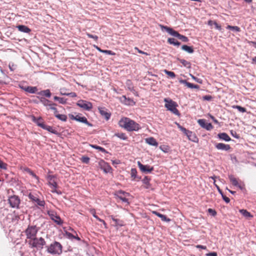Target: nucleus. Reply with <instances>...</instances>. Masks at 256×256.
<instances>
[{
  "label": "nucleus",
  "mask_w": 256,
  "mask_h": 256,
  "mask_svg": "<svg viewBox=\"0 0 256 256\" xmlns=\"http://www.w3.org/2000/svg\"><path fill=\"white\" fill-rule=\"evenodd\" d=\"M137 174V170L136 168H132L130 170V175L131 177L132 178V180H134L136 178Z\"/></svg>",
  "instance_id": "49530a36"
},
{
  "label": "nucleus",
  "mask_w": 256,
  "mask_h": 256,
  "mask_svg": "<svg viewBox=\"0 0 256 256\" xmlns=\"http://www.w3.org/2000/svg\"><path fill=\"white\" fill-rule=\"evenodd\" d=\"M134 50H136L138 51V52L140 54H145L146 56H148L149 55L147 52H144L138 49V48L137 47H135L134 48Z\"/></svg>",
  "instance_id": "4d7b16f0"
},
{
  "label": "nucleus",
  "mask_w": 256,
  "mask_h": 256,
  "mask_svg": "<svg viewBox=\"0 0 256 256\" xmlns=\"http://www.w3.org/2000/svg\"><path fill=\"white\" fill-rule=\"evenodd\" d=\"M29 247L31 248H36L37 250H42L46 244L45 240L42 237L35 238L28 241Z\"/></svg>",
  "instance_id": "f03ea898"
},
{
  "label": "nucleus",
  "mask_w": 256,
  "mask_h": 256,
  "mask_svg": "<svg viewBox=\"0 0 256 256\" xmlns=\"http://www.w3.org/2000/svg\"><path fill=\"white\" fill-rule=\"evenodd\" d=\"M76 105L84 110L90 111L92 108V104L85 100H80L76 102Z\"/></svg>",
  "instance_id": "9d476101"
},
{
  "label": "nucleus",
  "mask_w": 256,
  "mask_h": 256,
  "mask_svg": "<svg viewBox=\"0 0 256 256\" xmlns=\"http://www.w3.org/2000/svg\"><path fill=\"white\" fill-rule=\"evenodd\" d=\"M150 178L148 176H145L142 180V182L145 184L144 186L145 188L148 189L150 188Z\"/></svg>",
  "instance_id": "2f4dec72"
},
{
  "label": "nucleus",
  "mask_w": 256,
  "mask_h": 256,
  "mask_svg": "<svg viewBox=\"0 0 256 256\" xmlns=\"http://www.w3.org/2000/svg\"><path fill=\"white\" fill-rule=\"evenodd\" d=\"M54 106H49V108H48V110H54V114L55 115L56 114L58 113V111L57 110V108Z\"/></svg>",
  "instance_id": "603ef678"
},
{
  "label": "nucleus",
  "mask_w": 256,
  "mask_h": 256,
  "mask_svg": "<svg viewBox=\"0 0 256 256\" xmlns=\"http://www.w3.org/2000/svg\"><path fill=\"white\" fill-rule=\"evenodd\" d=\"M24 171L29 174L33 178H35L38 181V177L29 168H24Z\"/></svg>",
  "instance_id": "473e14b6"
},
{
  "label": "nucleus",
  "mask_w": 256,
  "mask_h": 256,
  "mask_svg": "<svg viewBox=\"0 0 256 256\" xmlns=\"http://www.w3.org/2000/svg\"><path fill=\"white\" fill-rule=\"evenodd\" d=\"M122 98L124 99L122 100L123 101V102L126 104H127V105H133V104H134V101L132 99L130 98H126V96H123L122 97Z\"/></svg>",
  "instance_id": "7c9ffc66"
},
{
  "label": "nucleus",
  "mask_w": 256,
  "mask_h": 256,
  "mask_svg": "<svg viewBox=\"0 0 256 256\" xmlns=\"http://www.w3.org/2000/svg\"><path fill=\"white\" fill-rule=\"evenodd\" d=\"M216 148L218 150H224L226 151L229 150L231 148L230 145L223 143H218L216 144Z\"/></svg>",
  "instance_id": "6ab92c4d"
},
{
  "label": "nucleus",
  "mask_w": 256,
  "mask_h": 256,
  "mask_svg": "<svg viewBox=\"0 0 256 256\" xmlns=\"http://www.w3.org/2000/svg\"><path fill=\"white\" fill-rule=\"evenodd\" d=\"M180 82L183 84H184L187 87L191 88H196L198 89L200 88V86L197 84H194L189 82H187L186 80H180Z\"/></svg>",
  "instance_id": "aec40b11"
},
{
  "label": "nucleus",
  "mask_w": 256,
  "mask_h": 256,
  "mask_svg": "<svg viewBox=\"0 0 256 256\" xmlns=\"http://www.w3.org/2000/svg\"><path fill=\"white\" fill-rule=\"evenodd\" d=\"M90 212L92 214L93 216L94 217L95 216H96V211L95 209L92 208L90 210Z\"/></svg>",
  "instance_id": "680f3d73"
},
{
  "label": "nucleus",
  "mask_w": 256,
  "mask_h": 256,
  "mask_svg": "<svg viewBox=\"0 0 256 256\" xmlns=\"http://www.w3.org/2000/svg\"><path fill=\"white\" fill-rule=\"evenodd\" d=\"M208 213L212 216H215L216 214V211L212 208H208Z\"/></svg>",
  "instance_id": "3c124183"
},
{
  "label": "nucleus",
  "mask_w": 256,
  "mask_h": 256,
  "mask_svg": "<svg viewBox=\"0 0 256 256\" xmlns=\"http://www.w3.org/2000/svg\"><path fill=\"white\" fill-rule=\"evenodd\" d=\"M118 124L120 127L128 132L138 131L140 128L138 123L127 117L122 118Z\"/></svg>",
  "instance_id": "f257e3e1"
},
{
  "label": "nucleus",
  "mask_w": 256,
  "mask_h": 256,
  "mask_svg": "<svg viewBox=\"0 0 256 256\" xmlns=\"http://www.w3.org/2000/svg\"><path fill=\"white\" fill-rule=\"evenodd\" d=\"M196 248H202L203 250H206V246H202V245H196Z\"/></svg>",
  "instance_id": "0e129e2a"
},
{
  "label": "nucleus",
  "mask_w": 256,
  "mask_h": 256,
  "mask_svg": "<svg viewBox=\"0 0 256 256\" xmlns=\"http://www.w3.org/2000/svg\"><path fill=\"white\" fill-rule=\"evenodd\" d=\"M8 201L10 207L16 208H19L20 200L18 196L16 195L10 196L9 197Z\"/></svg>",
  "instance_id": "1a4fd4ad"
},
{
  "label": "nucleus",
  "mask_w": 256,
  "mask_h": 256,
  "mask_svg": "<svg viewBox=\"0 0 256 256\" xmlns=\"http://www.w3.org/2000/svg\"><path fill=\"white\" fill-rule=\"evenodd\" d=\"M102 53L112 56L115 55V53L110 50H103Z\"/></svg>",
  "instance_id": "8fccbe9b"
},
{
  "label": "nucleus",
  "mask_w": 256,
  "mask_h": 256,
  "mask_svg": "<svg viewBox=\"0 0 256 256\" xmlns=\"http://www.w3.org/2000/svg\"><path fill=\"white\" fill-rule=\"evenodd\" d=\"M42 128L48 131L49 132H50L51 133L56 134H58V132L52 126H48L46 124L44 125H42Z\"/></svg>",
  "instance_id": "b1692460"
},
{
  "label": "nucleus",
  "mask_w": 256,
  "mask_h": 256,
  "mask_svg": "<svg viewBox=\"0 0 256 256\" xmlns=\"http://www.w3.org/2000/svg\"><path fill=\"white\" fill-rule=\"evenodd\" d=\"M28 197L36 206L40 207L44 206V200L40 198L36 194L30 192L29 194Z\"/></svg>",
  "instance_id": "6e6552de"
},
{
  "label": "nucleus",
  "mask_w": 256,
  "mask_h": 256,
  "mask_svg": "<svg viewBox=\"0 0 256 256\" xmlns=\"http://www.w3.org/2000/svg\"><path fill=\"white\" fill-rule=\"evenodd\" d=\"M226 28L236 30V32H238L240 31V28L238 26H231L228 25L226 26Z\"/></svg>",
  "instance_id": "a18cd8bd"
},
{
  "label": "nucleus",
  "mask_w": 256,
  "mask_h": 256,
  "mask_svg": "<svg viewBox=\"0 0 256 256\" xmlns=\"http://www.w3.org/2000/svg\"><path fill=\"white\" fill-rule=\"evenodd\" d=\"M230 134H231L234 138H240V136H238V134L236 132L234 131V130H230Z\"/></svg>",
  "instance_id": "5fc2aeb1"
},
{
  "label": "nucleus",
  "mask_w": 256,
  "mask_h": 256,
  "mask_svg": "<svg viewBox=\"0 0 256 256\" xmlns=\"http://www.w3.org/2000/svg\"><path fill=\"white\" fill-rule=\"evenodd\" d=\"M239 212L246 218H253V216L246 210L241 209L240 210Z\"/></svg>",
  "instance_id": "cd10ccee"
},
{
  "label": "nucleus",
  "mask_w": 256,
  "mask_h": 256,
  "mask_svg": "<svg viewBox=\"0 0 256 256\" xmlns=\"http://www.w3.org/2000/svg\"><path fill=\"white\" fill-rule=\"evenodd\" d=\"M6 164L3 162L2 161H0V168L3 169H6Z\"/></svg>",
  "instance_id": "bf43d9fd"
},
{
  "label": "nucleus",
  "mask_w": 256,
  "mask_h": 256,
  "mask_svg": "<svg viewBox=\"0 0 256 256\" xmlns=\"http://www.w3.org/2000/svg\"><path fill=\"white\" fill-rule=\"evenodd\" d=\"M64 232L65 233V235L67 238H68L70 240L76 239L78 241L80 240V238L78 236L76 233V235H74V234H71L70 232H68V231L66 230H64Z\"/></svg>",
  "instance_id": "412c9836"
},
{
  "label": "nucleus",
  "mask_w": 256,
  "mask_h": 256,
  "mask_svg": "<svg viewBox=\"0 0 256 256\" xmlns=\"http://www.w3.org/2000/svg\"><path fill=\"white\" fill-rule=\"evenodd\" d=\"M69 116L72 120L84 123L88 126H92V124L88 121L87 118L86 117L82 116L80 114H77L76 116H74L72 114H70Z\"/></svg>",
  "instance_id": "ddd939ff"
},
{
  "label": "nucleus",
  "mask_w": 256,
  "mask_h": 256,
  "mask_svg": "<svg viewBox=\"0 0 256 256\" xmlns=\"http://www.w3.org/2000/svg\"><path fill=\"white\" fill-rule=\"evenodd\" d=\"M114 136L123 140H126L128 139V136L124 132L116 133L114 134Z\"/></svg>",
  "instance_id": "ea45409f"
},
{
  "label": "nucleus",
  "mask_w": 256,
  "mask_h": 256,
  "mask_svg": "<svg viewBox=\"0 0 256 256\" xmlns=\"http://www.w3.org/2000/svg\"><path fill=\"white\" fill-rule=\"evenodd\" d=\"M138 165L140 170L143 172H150L154 170L153 167L148 165H144L140 162H138Z\"/></svg>",
  "instance_id": "dca6fc26"
},
{
  "label": "nucleus",
  "mask_w": 256,
  "mask_h": 256,
  "mask_svg": "<svg viewBox=\"0 0 256 256\" xmlns=\"http://www.w3.org/2000/svg\"><path fill=\"white\" fill-rule=\"evenodd\" d=\"M48 214L50 219L54 220L57 224L62 225L63 224V221L55 212L52 210H48Z\"/></svg>",
  "instance_id": "f8f14e48"
},
{
  "label": "nucleus",
  "mask_w": 256,
  "mask_h": 256,
  "mask_svg": "<svg viewBox=\"0 0 256 256\" xmlns=\"http://www.w3.org/2000/svg\"><path fill=\"white\" fill-rule=\"evenodd\" d=\"M81 161L84 164H88L90 162V158L88 156H83L80 158Z\"/></svg>",
  "instance_id": "de8ad7c7"
},
{
  "label": "nucleus",
  "mask_w": 256,
  "mask_h": 256,
  "mask_svg": "<svg viewBox=\"0 0 256 256\" xmlns=\"http://www.w3.org/2000/svg\"><path fill=\"white\" fill-rule=\"evenodd\" d=\"M86 35L89 38H94L96 41H97L98 40V36H94L89 33H87Z\"/></svg>",
  "instance_id": "864d4df0"
},
{
  "label": "nucleus",
  "mask_w": 256,
  "mask_h": 256,
  "mask_svg": "<svg viewBox=\"0 0 256 256\" xmlns=\"http://www.w3.org/2000/svg\"><path fill=\"white\" fill-rule=\"evenodd\" d=\"M204 100H210L212 99V96H211L206 95L203 97Z\"/></svg>",
  "instance_id": "052dcab7"
},
{
  "label": "nucleus",
  "mask_w": 256,
  "mask_h": 256,
  "mask_svg": "<svg viewBox=\"0 0 256 256\" xmlns=\"http://www.w3.org/2000/svg\"><path fill=\"white\" fill-rule=\"evenodd\" d=\"M19 31L25 32L29 33L31 30L28 26L24 25H18L16 26Z\"/></svg>",
  "instance_id": "393cba45"
},
{
  "label": "nucleus",
  "mask_w": 256,
  "mask_h": 256,
  "mask_svg": "<svg viewBox=\"0 0 256 256\" xmlns=\"http://www.w3.org/2000/svg\"><path fill=\"white\" fill-rule=\"evenodd\" d=\"M99 164L100 168L103 170L104 172L106 173L109 172L112 169V168L110 164L108 163L105 162L104 160H100L99 162Z\"/></svg>",
  "instance_id": "f3484780"
},
{
  "label": "nucleus",
  "mask_w": 256,
  "mask_h": 256,
  "mask_svg": "<svg viewBox=\"0 0 256 256\" xmlns=\"http://www.w3.org/2000/svg\"><path fill=\"white\" fill-rule=\"evenodd\" d=\"M38 88L36 86H28L26 92L30 94H35L38 91Z\"/></svg>",
  "instance_id": "72a5a7b5"
},
{
  "label": "nucleus",
  "mask_w": 256,
  "mask_h": 256,
  "mask_svg": "<svg viewBox=\"0 0 256 256\" xmlns=\"http://www.w3.org/2000/svg\"><path fill=\"white\" fill-rule=\"evenodd\" d=\"M112 220L114 222V226H124V222L120 219L115 218L112 216H110Z\"/></svg>",
  "instance_id": "c85d7f7f"
},
{
  "label": "nucleus",
  "mask_w": 256,
  "mask_h": 256,
  "mask_svg": "<svg viewBox=\"0 0 256 256\" xmlns=\"http://www.w3.org/2000/svg\"><path fill=\"white\" fill-rule=\"evenodd\" d=\"M186 136L189 140L193 142H198V138L196 136V134L191 131H189V132H187Z\"/></svg>",
  "instance_id": "5701e85b"
},
{
  "label": "nucleus",
  "mask_w": 256,
  "mask_h": 256,
  "mask_svg": "<svg viewBox=\"0 0 256 256\" xmlns=\"http://www.w3.org/2000/svg\"><path fill=\"white\" fill-rule=\"evenodd\" d=\"M184 133L186 135L187 134V132H189L190 130H187L186 128L182 127L180 130Z\"/></svg>",
  "instance_id": "338daca9"
},
{
  "label": "nucleus",
  "mask_w": 256,
  "mask_h": 256,
  "mask_svg": "<svg viewBox=\"0 0 256 256\" xmlns=\"http://www.w3.org/2000/svg\"><path fill=\"white\" fill-rule=\"evenodd\" d=\"M66 94L67 96H70L72 97L76 96V94L75 92H70V93Z\"/></svg>",
  "instance_id": "69168bd1"
},
{
  "label": "nucleus",
  "mask_w": 256,
  "mask_h": 256,
  "mask_svg": "<svg viewBox=\"0 0 256 256\" xmlns=\"http://www.w3.org/2000/svg\"><path fill=\"white\" fill-rule=\"evenodd\" d=\"M168 42L170 44H173L176 46H179L180 44L179 42L176 40L174 38H168Z\"/></svg>",
  "instance_id": "c9c22d12"
},
{
  "label": "nucleus",
  "mask_w": 256,
  "mask_h": 256,
  "mask_svg": "<svg viewBox=\"0 0 256 256\" xmlns=\"http://www.w3.org/2000/svg\"><path fill=\"white\" fill-rule=\"evenodd\" d=\"M222 198L223 200L226 202V203H228L230 202V198L226 196H224V194H222Z\"/></svg>",
  "instance_id": "13d9d810"
},
{
  "label": "nucleus",
  "mask_w": 256,
  "mask_h": 256,
  "mask_svg": "<svg viewBox=\"0 0 256 256\" xmlns=\"http://www.w3.org/2000/svg\"><path fill=\"white\" fill-rule=\"evenodd\" d=\"M182 48L184 50H185L190 54H192L194 52V50H193L192 48L186 45H183L182 46Z\"/></svg>",
  "instance_id": "a19ab883"
},
{
  "label": "nucleus",
  "mask_w": 256,
  "mask_h": 256,
  "mask_svg": "<svg viewBox=\"0 0 256 256\" xmlns=\"http://www.w3.org/2000/svg\"><path fill=\"white\" fill-rule=\"evenodd\" d=\"M198 122L201 127L206 130H210L213 128V126L212 124L207 122L204 119H200L198 120Z\"/></svg>",
  "instance_id": "4468645a"
},
{
  "label": "nucleus",
  "mask_w": 256,
  "mask_h": 256,
  "mask_svg": "<svg viewBox=\"0 0 256 256\" xmlns=\"http://www.w3.org/2000/svg\"><path fill=\"white\" fill-rule=\"evenodd\" d=\"M214 25L216 29L220 31L222 30V28L221 26L219 25L216 21L214 22Z\"/></svg>",
  "instance_id": "6e6d98bb"
},
{
  "label": "nucleus",
  "mask_w": 256,
  "mask_h": 256,
  "mask_svg": "<svg viewBox=\"0 0 256 256\" xmlns=\"http://www.w3.org/2000/svg\"><path fill=\"white\" fill-rule=\"evenodd\" d=\"M40 228L36 225L29 224L24 231L26 239L28 240L36 236Z\"/></svg>",
  "instance_id": "39448f33"
},
{
  "label": "nucleus",
  "mask_w": 256,
  "mask_h": 256,
  "mask_svg": "<svg viewBox=\"0 0 256 256\" xmlns=\"http://www.w3.org/2000/svg\"><path fill=\"white\" fill-rule=\"evenodd\" d=\"M178 60L185 67L190 68L191 66V64L190 62L178 58Z\"/></svg>",
  "instance_id": "f704fd0d"
},
{
  "label": "nucleus",
  "mask_w": 256,
  "mask_h": 256,
  "mask_svg": "<svg viewBox=\"0 0 256 256\" xmlns=\"http://www.w3.org/2000/svg\"><path fill=\"white\" fill-rule=\"evenodd\" d=\"M146 143L150 145L157 146H158V142L153 137H150L145 139Z\"/></svg>",
  "instance_id": "4be33fe9"
},
{
  "label": "nucleus",
  "mask_w": 256,
  "mask_h": 256,
  "mask_svg": "<svg viewBox=\"0 0 256 256\" xmlns=\"http://www.w3.org/2000/svg\"><path fill=\"white\" fill-rule=\"evenodd\" d=\"M160 26L162 30H166L170 34L177 37L178 39L182 40V42H188V39L186 36L180 34L178 32L174 30L172 28H169L167 26H163L162 24H160Z\"/></svg>",
  "instance_id": "423d86ee"
},
{
  "label": "nucleus",
  "mask_w": 256,
  "mask_h": 256,
  "mask_svg": "<svg viewBox=\"0 0 256 256\" xmlns=\"http://www.w3.org/2000/svg\"><path fill=\"white\" fill-rule=\"evenodd\" d=\"M54 116L62 122H66L67 120V116L65 114H60L58 113L56 114Z\"/></svg>",
  "instance_id": "4c0bfd02"
},
{
  "label": "nucleus",
  "mask_w": 256,
  "mask_h": 256,
  "mask_svg": "<svg viewBox=\"0 0 256 256\" xmlns=\"http://www.w3.org/2000/svg\"><path fill=\"white\" fill-rule=\"evenodd\" d=\"M232 108H236V109L238 110L241 112H245L246 111V108L242 107L241 106H240L234 105L232 106Z\"/></svg>",
  "instance_id": "37998d69"
},
{
  "label": "nucleus",
  "mask_w": 256,
  "mask_h": 256,
  "mask_svg": "<svg viewBox=\"0 0 256 256\" xmlns=\"http://www.w3.org/2000/svg\"><path fill=\"white\" fill-rule=\"evenodd\" d=\"M206 256H217V254L216 252H210L206 254Z\"/></svg>",
  "instance_id": "e2e57ef3"
},
{
  "label": "nucleus",
  "mask_w": 256,
  "mask_h": 256,
  "mask_svg": "<svg viewBox=\"0 0 256 256\" xmlns=\"http://www.w3.org/2000/svg\"><path fill=\"white\" fill-rule=\"evenodd\" d=\"M118 197L124 202H128L126 198L129 196V194L122 190H119L117 192Z\"/></svg>",
  "instance_id": "a211bd4d"
},
{
  "label": "nucleus",
  "mask_w": 256,
  "mask_h": 256,
  "mask_svg": "<svg viewBox=\"0 0 256 256\" xmlns=\"http://www.w3.org/2000/svg\"><path fill=\"white\" fill-rule=\"evenodd\" d=\"M164 72L168 76H170L171 78H173L176 77L175 74L172 72H170V71H168L166 70H164Z\"/></svg>",
  "instance_id": "c03bdc74"
},
{
  "label": "nucleus",
  "mask_w": 256,
  "mask_h": 256,
  "mask_svg": "<svg viewBox=\"0 0 256 256\" xmlns=\"http://www.w3.org/2000/svg\"><path fill=\"white\" fill-rule=\"evenodd\" d=\"M46 250L48 253L52 255H60L62 252V245L58 242H54L46 246Z\"/></svg>",
  "instance_id": "7ed1b4c3"
},
{
  "label": "nucleus",
  "mask_w": 256,
  "mask_h": 256,
  "mask_svg": "<svg viewBox=\"0 0 256 256\" xmlns=\"http://www.w3.org/2000/svg\"><path fill=\"white\" fill-rule=\"evenodd\" d=\"M40 101L44 106H56V104L52 103L49 100L44 98H41Z\"/></svg>",
  "instance_id": "c756f323"
},
{
  "label": "nucleus",
  "mask_w": 256,
  "mask_h": 256,
  "mask_svg": "<svg viewBox=\"0 0 256 256\" xmlns=\"http://www.w3.org/2000/svg\"><path fill=\"white\" fill-rule=\"evenodd\" d=\"M34 121L37 124L38 126L42 128V125H44L45 124L44 123L43 120L42 118L40 117L36 119L35 118H34Z\"/></svg>",
  "instance_id": "e433bc0d"
},
{
  "label": "nucleus",
  "mask_w": 256,
  "mask_h": 256,
  "mask_svg": "<svg viewBox=\"0 0 256 256\" xmlns=\"http://www.w3.org/2000/svg\"><path fill=\"white\" fill-rule=\"evenodd\" d=\"M218 137L222 140H224L226 142H229L231 140L230 138L228 136V135L225 133L222 132L218 134Z\"/></svg>",
  "instance_id": "a878e982"
},
{
  "label": "nucleus",
  "mask_w": 256,
  "mask_h": 256,
  "mask_svg": "<svg viewBox=\"0 0 256 256\" xmlns=\"http://www.w3.org/2000/svg\"><path fill=\"white\" fill-rule=\"evenodd\" d=\"M152 213L154 214L156 216L160 218L162 221L164 222H170V219L168 218L165 215L162 214L156 211H153Z\"/></svg>",
  "instance_id": "bb28decb"
},
{
  "label": "nucleus",
  "mask_w": 256,
  "mask_h": 256,
  "mask_svg": "<svg viewBox=\"0 0 256 256\" xmlns=\"http://www.w3.org/2000/svg\"><path fill=\"white\" fill-rule=\"evenodd\" d=\"M39 94L46 96L47 98H50L52 94L49 90H46L41 91Z\"/></svg>",
  "instance_id": "79ce46f5"
},
{
  "label": "nucleus",
  "mask_w": 256,
  "mask_h": 256,
  "mask_svg": "<svg viewBox=\"0 0 256 256\" xmlns=\"http://www.w3.org/2000/svg\"><path fill=\"white\" fill-rule=\"evenodd\" d=\"M98 110L100 115L103 116L106 120H108L111 116L110 112L104 107H98Z\"/></svg>",
  "instance_id": "2eb2a0df"
},
{
  "label": "nucleus",
  "mask_w": 256,
  "mask_h": 256,
  "mask_svg": "<svg viewBox=\"0 0 256 256\" xmlns=\"http://www.w3.org/2000/svg\"><path fill=\"white\" fill-rule=\"evenodd\" d=\"M54 99L55 100H57L61 104H66V100L64 98H60L57 96H54Z\"/></svg>",
  "instance_id": "58836bf2"
},
{
  "label": "nucleus",
  "mask_w": 256,
  "mask_h": 256,
  "mask_svg": "<svg viewBox=\"0 0 256 256\" xmlns=\"http://www.w3.org/2000/svg\"><path fill=\"white\" fill-rule=\"evenodd\" d=\"M228 178L230 182L233 186H238L240 189L242 190L244 188V184L238 179L236 178L233 175L229 176Z\"/></svg>",
  "instance_id": "9b49d317"
},
{
  "label": "nucleus",
  "mask_w": 256,
  "mask_h": 256,
  "mask_svg": "<svg viewBox=\"0 0 256 256\" xmlns=\"http://www.w3.org/2000/svg\"><path fill=\"white\" fill-rule=\"evenodd\" d=\"M164 100L165 102L164 107L168 110L170 111L172 113L176 116H180V112L176 108L178 105L176 102L170 98H165Z\"/></svg>",
  "instance_id": "20e7f679"
},
{
  "label": "nucleus",
  "mask_w": 256,
  "mask_h": 256,
  "mask_svg": "<svg viewBox=\"0 0 256 256\" xmlns=\"http://www.w3.org/2000/svg\"><path fill=\"white\" fill-rule=\"evenodd\" d=\"M214 22L215 21H213L212 20H209L208 22V24L210 26H212V25H214Z\"/></svg>",
  "instance_id": "774afa93"
},
{
  "label": "nucleus",
  "mask_w": 256,
  "mask_h": 256,
  "mask_svg": "<svg viewBox=\"0 0 256 256\" xmlns=\"http://www.w3.org/2000/svg\"><path fill=\"white\" fill-rule=\"evenodd\" d=\"M91 146L95 149L99 150L100 151L102 152H106V150L101 146H98L96 145H91Z\"/></svg>",
  "instance_id": "09e8293b"
},
{
  "label": "nucleus",
  "mask_w": 256,
  "mask_h": 256,
  "mask_svg": "<svg viewBox=\"0 0 256 256\" xmlns=\"http://www.w3.org/2000/svg\"><path fill=\"white\" fill-rule=\"evenodd\" d=\"M47 180H48V184L49 186L52 188V192L53 193L60 194L61 192L56 190L58 188V184L56 182V177L52 175H48L47 176Z\"/></svg>",
  "instance_id": "0eeeda50"
}]
</instances>
